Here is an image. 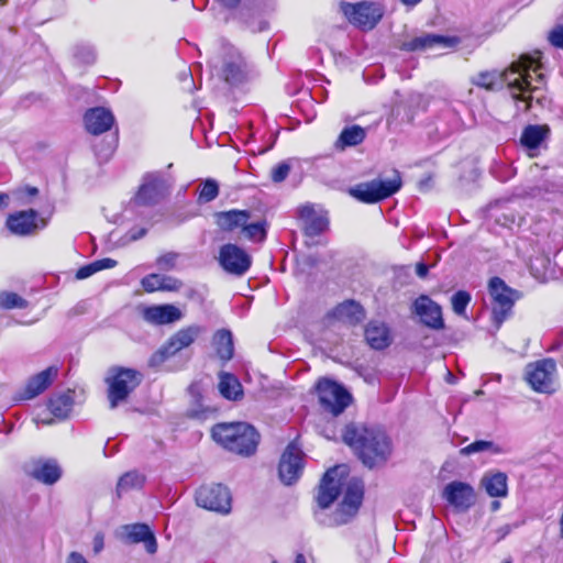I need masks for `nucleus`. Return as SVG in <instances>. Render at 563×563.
Listing matches in <instances>:
<instances>
[{
    "label": "nucleus",
    "mask_w": 563,
    "mask_h": 563,
    "mask_svg": "<svg viewBox=\"0 0 563 563\" xmlns=\"http://www.w3.org/2000/svg\"><path fill=\"white\" fill-rule=\"evenodd\" d=\"M9 195L4 192H0V209L9 206Z\"/></svg>",
    "instance_id": "55"
},
{
    "label": "nucleus",
    "mask_w": 563,
    "mask_h": 563,
    "mask_svg": "<svg viewBox=\"0 0 563 563\" xmlns=\"http://www.w3.org/2000/svg\"><path fill=\"white\" fill-rule=\"evenodd\" d=\"M272 563H277V562L273 561ZM294 563H307L305 555L302 553H298L295 558Z\"/></svg>",
    "instance_id": "59"
},
{
    "label": "nucleus",
    "mask_w": 563,
    "mask_h": 563,
    "mask_svg": "<svg viewBox=\"0 0 563 563\" xmlns=\"http://www.w3.org/2000/svg\"><path fill=\"white\" fill-rule=\"evenodd\" d=\"M219 76L231 87H238L251 80L253 67L240 49L224 45Z\"/></svg>",
    "instance_id": "5"
},
{
    "label": "nucleus",
    "mask_w": 563,
    "mask_h": 563,
    "mask_svg": "<svg viewBox=\"0 0 563 563\" xmlns=\"http://www.w3.org/2000/svg\"><path fill=\"white\" fill-rule=\"evenodd\" d=\"M500 508V503L498 500H494L490 504L492 511H497Z\"/></svg>",
    "instance_id": "61"
},
{
    "label": "nucleus",
    "mask_w": 563,
    "mask_h": 563,
    "mask_svg": "<svg viewBox=\"0 0 563 563\" xmlns=\"http://www.w3.org/2000/svg\"><path fill=\"white\" fill-rule=\"evenodd\" d=\"M503 563H512V561L510 559H508V560H505Z\"/></svg>",
    "instance_id": "64"
},
{
    "label": "nucleus",
    "mask_w": 563,
    "mask_h": 563,
    "mask_svg": "<svg viewBox=\"0 0 563 563\" xmlns=\"http://www.w3.org/2000/svg\"><path fill=\"white\" fill-rule=\"evenodd\" d=\"M217 260L224 272L238 277L245 275L252 265V256L234 243L220 246Z\"/></svg>",
    "instance_id": "11"
},
{
    "label": "nucleus",
    "mask_w": 563,
    "mask_h": 563,
    "mask_svg": "<svg viewBox=\"0 0 563 563\" xmlns=\"http://www.w3.org/2000/svg\"><path fill=\"white\" fill-rule=\"evenodd\" d=\"M125 541L129 543L143 542L146 551L154 554L157 551V541L150 527L145 523L126 525Z\"/></svg>",
    "instance_id": "26"
},
{
    "label": "nucleus",
    "mask_w": 563,
    "mask_h": 563,
    "mask_svg": "<svg viewBox=\"0 0 563 563\" xmlns=\"http://www.w3.org/2000/svg\"><path fill=\"white\" fill-rule=\"evenodd\" d=\"M365 339L371 347L384 350L390 344L389 329L380 322H369L365 329Z\"/></svg>",
    "instance_id": "31"
},
{
    "label": "nucleus",
    "mask_w": 563,
    "mask_h": 563,
    "mask_svg": "<svg viewBox=\"0 0 563 563\" xmlns=\"http://www.w3.org/2000/svg\"><path fill=\"white\" fill-rule=\"evenodd\" d=\"M143 374L133 368L112 367L106 378L108 384V400L114 409L125 401L131 393L142 383Z\"/></svg>",
    "instance_id": "4"
},
{
    "label": "nucleus",
    "mask_w": 563,
    "mask_h": 563,
    "mask_svg": "<svg viewBox=\"0 0 563 563\" xmlns=\"http://www.w3.org/2000/svg\"><path fill=\"white\" fill-rule=\"evenodd\" d=\"M298 218L307 236H318L328 230L329 219L327 213L322 210H317L312 205L300 207L298 209Z\"/></svg>",
    "instance_id": "18"
},
{
    "label": "nucleus",
    "mask_w": 563,
    "mask_h": 563,
    "mask_svg": "<svg viewBox=\"0 0 563 563\" xmlns=\"http://www.w3.org/2000/svg\"><path fill=\"white\" fill-rule=\"evenodd\" d=\"M402 186L401 175L394 169L391 177L383 179L376 178L371 181L361 183L350 189L351 196L365 203H375L384 200L397 191Z\"/></svg>",
    "instance_id": "6"
},
{
    "label": "nucleus",
    "mask_w": 563,
    "mask_h": 563,
    "mask_svg": "<svg viewBox=\"0 0 563 563\" xmlns=\"http://www.w3.org/2000/svg\"><path fill=\"white\" fill-rule=\"evenodd\" d=\"M66 563H88V561L80 553L71 552L68 555Z\"/></svg>",
    "instance_id": "53"
},
{
    "label": "nucleus",
    "mask_w": 563,
    "mask_h": 563,
    "mask_svg": "<svg viewBox=\"0 0 563 563\" xmlns=\"http://www.w3.org/2000/svg\"><path fill=\"white\" fill-rule=\"evenodd\" d=\"M563 256V247L561 250H559L558 252L554 253L553 255V260H554V264L560 266V258Z\"/></svg>",
    "instance_id": "58"
},
{
    "label": "nucleus",
    "mask_w": 563,
    "mask_h": 563,
    "mask_svg": "<svg viewBox=\"0 0 563 563\" xmlns=\"http://www.w3.org/2000/svg\"><path fill=\"white\" fill-rule=\"evenodd\" d=\"M556 364L552 358L529 363L525 368V379L537 393L551 395L556 391Z\"/></svg>",
    "instance_id": "9"
},
{
    "label": "nucleus",
    "mask_w": 563,
    "mask_h": 563,
    "mask_svg": "<svg viewBox=\"0 0 563 563\" xmlns=\"http://www.w3.org/2000/svg\"><path fill=\"white\" fill-rule=\"evenodd\" d=\"M549 41L554 47L563 48V25H559L551 31Z\"/></svg>",
    "instance_id": "49"
},
{
    "label": "nucleus",
    "mask_w": 563,
    "mask_h": 563,
    "mask_svg": "<svg viewBox=\"0 0 563 563\" xmlns=\"http://www.w3.org/2000/svg\"><path fill=\"white\" fill-rule=\"evenodd\" d=\"M93 265H96L97 271L100 272L102 269L112 268L117 265V261L112 258H101L93 261Z\"/></svg>",
    "instance_id": "52"
},
{
    "label": "nucleus",
    "mask_w": 563,
    "mask_h": 563,
    "mask_svg": "<svg viewBox=\"0 0 563 563\" xmlns=\"http://www.w3.org/2000/svg\"><path fill=\"white\" fill-rule=\"evenodd\" d=\"M402 4L409 7V8H413L416 7L418 3H420L422 0H399Z\"/></svg>",
    "instance_id": "57"
},
{
    "label": "nucleus",
    "mask_w": 563,
    "mask_h": 563,
    "mask_svg": "<svg viewBox=\"0 0 563 563\" xmlns=\"http://www.w3.org/2000/svg\"><path fill=\"white\" fill-rule=\"evenodd\" d=\"M342 437L368 468L383 466L391 455V440L378 426L350 423L345 427Z\"/></svg>",
    "instance_id": "2"
},
{
    "label": "nucleus",
    "mask_w": 563,
    "mask_h": 563,
    "mask_svg": "<svg viewBox=\"0 0 563 563\" xmlns=\"http://www.w3.org/2000/svg\"><path fill=\"white\" fill-rule=\"evenodd\" d=\"M481 486L489 497L503 498L508 495V477L504 472H487L481 479Z\"/></svg>",
    "instance_id": "28"
},
{
    "label": "nucleus",
    "mask_w": 563,
    "mask_h": 563,
    "mask_svg": "<svg viewBox=\"0 0 563 563\" xmlns=\"http://www.w3.org/2000/svg\"><path fill=\"white\" fill-rule=\"evenodd\" d=\"M103 547L102 538H96L95 540V551L98 552Z\"/></svg>",
    "instance_id": "60"
},
{
    "label": "nucleus",
    "mask_w": 563,
    "mask_h": 563,
    "mask_svg": "<svg viewBox=\"0 0 563 563\" xmlns=\"http://www.w3.org/2000/svg\"><path fill=\"white\" fill-rule=\"evenodd\" d=\"M169 185L158 173L147 174L141 185L134 200L140 206L157 203L167 194Z\"/></svg>",
    "instance_id": "14"
},
{
    "label": "nucleus",
    "mask_w": 563,
    "mask_h": 563,
    "mask_svg": "<svg viewBox=\"0 0 563 563\" xmlns=\"http://www.w3.org/2000/svg\"><path fill=\"white\" fill-rule=\"evenodd\" d=\"M488 292L492 298V318L496 329L510 314L519 292L510 288L500 277H493L488 283Z\"/></svg>",
    "instance_id": "7"
},
{
    "label": "nucleus",
    "mask_w": 563,
    "mask_h": 563,
    "mask_svg": "<svg viewBox=\"0 0 563 563\" xmlns=\"http://www.w3.org/2000/svg\"><path fill=\"white\" fill-rule=\"evenodd\" d=\"M364 496V484L361 479H351L345 488L343 500L335 511L334 522L346 523L358 510Z\"/></svg>",
    "instance_id": "13"
},
{
    "label": "nucleus",
    "mask_w": 563,
    "mask_h": 563,
    "mask_svg": "<svg viewBox=\"0 0 563 563\" xmlns=\"http://www.w3.org/2000/svg\"><path fill=\"white\" fill-rule=\"evenodd\" d=\"M141 285L146 292L177 291L181 287V282L173 276L153 273L143 277Z\"/></svg>",
    "instance_id": "27"
},
{
    "label": "nucleus",
    "mask_w": 563,
    "mask_h": 563,
    "mask_svg": "<svg viewBox=\"0 0 563 563\" xmlns=\"http://www.w3.org/2000/svg\"><path fill=\"white\" fill-rule=\"evenodd\" d=\"M213 345L217 355L222 361H230L234 354L233 336L227 329L218 330L213 335Z\"/></svg>",
    "instance_id": "34"
},
{
    "label": "nucleus",
    "mask_w": 563,
    "mask_h": 563,
    "mask_svg": "<svg viewBox=\"0 0 563 563\" xmlns=\"http://www.w3.org/2000/svg\"><path fill=\"white\" fill-rule=\"evenodd\" d=\"M211 434L225 450L244 456L254 454L260 442L258 432L245 422L218 423Z\"/></svg>",
    "instance_id": "3"
},
{
    "label": "nucleus",
    "mask_w": 563,
    "mask_h": 563,
    "mask_svg": "<svg viewBox=\"0 0 563 563\" xmlns=\"http://www.w3.org/2000/svg\"><path fill=\"white\" fill-rule=\"evenodd\" d=\"M471 301V295L465 290L456 291L451 299L452 309L457 316H465L466 307Z\"/></svg>",
    "instance_id": "44"
},
{
    "label": "nucleus",
    "mask_w": 563,
    "mask_h": 563,
    "mask_svg": "<svg viewBox=\"0 0 563 563\" xmlns=\"http://www.w3.org/2000/svg\"><path fill=\"white\" fill-rule=\"evenodd\" d=\"M442 497L451 506L461 511L470 509L476 500L473 486L460 481H453L446 484Z\"/></svg>",
    "instance_id": "17"
},
{
    "label": "nucleus",
    "mask_w": 563,
    "mask_h": 563,
    "mask_svg": "<svg viewBox=\"0 0 563 563\" xmlns=\"http://www.w3.org/2000/svg\"><path fill=\"white\" fill-rule=\"evenodd\" d=\"M483 451H492L493 453L498 454L501 452V449L499 446H497L492 441L477 440V441H474L473 443L462 448L461 454L471 455L473 453L483 452Z\"/></svg>",
    "instance_id": "41"
},
{
    "label": "nucleus",
    "mask_w": 563,
    "mask_h": 563,
    "mask_svg": "<svg viewBox=\"0 0 563 563\" xmlns=\"http://www.w3.org/2000/svg\"><path fill=\"white\" fill-rule=\"evenodd\" d=\"M143 319L151 324H168L181 318V311L173 305H156L145 307L142 311Z\"/></svg>",
    "instance_id": "25"
},
{
    "label": "nucleus",
    "mask_w": 563,
    "mask_h": 563,
    "mask_svg": "<svg viewBox=\"0 0 563 563\" xmlns=\"http://www.w3.org/2000/svg\"><path fill=\"white\" fill-rule=\"evenodd\" d=\"M86 130L93 135L109 131L114 124V115L103 107L88 109L84 115Z\"/></svg>",
    "instance_id": "24"
},
{
    "label": "nucleus",
    "mask_w": 563,
    "mask_h": 563,
    "mask_svg": "<svg viewBox=\"0 0 563 563\" xmlns=\"http://www.w3.org/2000/svg\"><path fill=\"white\" fill-rule=\"evenodd\" d=\"M413 312L419 316L421 322L428 328L441 330L444 328L441 306L429 296H419L412 305Z\"/></svg>",
    "instance_id": "19"
},
{
    "label": "nucleus",
    "mask_w": 563,
    "mask_h": 563,
    "mask_svg": "<svg viewBox=\"0 0 563 563\" xmlns=\"http://www.w3.org/2000/svg\"><path fill=\"white\" fill-rule=\"evenodd\" d=\"M5 225L11 233L25 236L45 228L46 221L38 218L36 210L29 209L9 214Z\"/></svg>",
    "instance_id": "15"
},
{
    "label": "nucleus",
    "mask_w": 563,
    "mask_h": 563,
    "mask_svg": "<svg viewBox=\"0 0 563 563\" xmlns=\"http://www.w3.org/2000/svg\"><path fill=\"white\" fill-rule=\"evenodd\" d=\"M73 405V397L68 394H62L49 399L48 408L56 418L64 419L71 411Z\"/></svg>",
    "instance_id": "37"
},
{
    "label": "nucleus",
    "mask_w": 563,
    "mask_h": 563,
    "mask_svg": "<svg viewBox=\"0 0 563 563\" xmlns=\"http://www.w3.org/2000/svg\"><path fill=\"white\" fill-rule=\"evenodd\" d=\"M31 475L35 479H37L44 484L52 485L59 479V477L62 475V471L56 462L45 461V462L38 463L31 472Z\"/></svg>",
    "instance_id": "35"
},
{
    "label": "nucleus",
    "mask_w": 563,
    "mask_h": 563,
    "mask_svg": "<svg viewBox=\"0 0 563 563\" xmlns=\"http://www.w3.org/2000/svg\"><path fill=\"white\" fill-rule=\"evenodd\" d=\"M290 169H291V166L288 162H286V161L280 162L279 164H277L276 166H274L272 168V172H271L272 180L274 183L284 181L287 178Z\"/></svg>",
    "instance_id": "46"
},
{
    "label": "nucleus",
    "mask_w": 563,
    "mask_h": 563,
    "mask_svg": "<svg viewBox=\"0 0 563 563\" xmlns=\"http://www.w3.org/2000/svg\"><path fill=\"white\" fill-rule=\"evenodd\" d=\"M366 137V130L360 125L346 126L340 133L335 143L336 147L345 148L361 144Z\"/></svg>",
    "instance_id": "36"
},
{
    "label": "nucleus",
    "mask_w": 563,
    "mask_h": 563,
    "mask_svg": "<svg viewBox=\"0 0 563 563\" xmlns=\"http://www.w3.org/2000/svg\"><path fill=\"white\" fill-rule=\"evenodd\" d=\"M213 217L214 223L222 232L242 233L243 227L251 220L252 213L249 210L231 209L216 212Z\"/></svg>",
    "instance_id": "22"
},
{
    "label": "nucleus",
    "mask_w": 563,
    "mask_h": 563,
    "mask_svg": "<svg viewBox=\"0 0 563 563\" xmlns=\"http://www.w3.org/2000/svg\"><path fill=\"white\" fill-rule=\"evenodd\" d=\"M220 3L227 8H235L241 0H219Z\"/></svg>",
    "instance_id": "56"
},
{
    "label": "nucleus",
    "mask_w": 563,
    "mask_h": 563,
    "mask_svg": "<svg viewBox=\"0 0 563 563\" xmlns=\"http://www.w3.org/2000/svg\"><path fill=\"white\" fill-rule=\"evenodd\" d=\"M76 57L84 64H92L96 59V54L90 46H80L76 49Z\"/></svg>",
    "instance_id": "48"
},
{
    "label": "nucleus",
    "mask_w": 563,
    "mask_h": 563,
    "mask_svg": "<svg viewBox=\"0 0 563 563\" xmlns=\"http://www.w3.org/2000/svg\"><path fill=\"white\" fill-rule=\"evenodd\" d=\"M242 234L252 242H263L267 236V222L265 220L251 222L243 227Z\"/></svg>",
    "instance_id": "39"
},
{
    "label": "nucleus",
    "mask_w": 563,
    "mask_h": 563,
    "mask_svg": "<svg viewBox=\"0 0 563 563\" xmlns=\"http://www.w3.org/2000/svg\"><path fill=\"white\" fill-rule=\"evenodd\" d=\"M37 194L38 189L32 186H26L12 192L13 197L22 203L31 202V198L35 197Z\"/></svg>",
    "instance_id": "47"
},
{
    "label": "nucleus",
    "mask_w": 563,
    "mask_h": 563,
    "mask_svg": "<svg viewBox=\"0 0 563 563\" xmlns=\"http://www.w3.org/2000/svg\"><path fill=\"white\" fill-rule=\"evenodd\" d=\"M219 391L229 400H238L243 396L242 385L239 379L230 373H220Z\"/></svg>",
    "instance_id": "33"
},
{
    "label": "nucleus",
    "mask_w": 563,
    "mask_h": 563,
    "mask_svg": "<svg viewBox=\"0 0 563 563\" xmlns=\"http://www.w3.org/2000/svg\"><path fill=\"white\" fill-rule=\"evenodd\" d=\"M302 460V451L294 443L288 444L278 466L279 477L284 484L291 485L300 477L303 468Z\"/></svg>",
    "instance_id": "16"
},
{
    "label": "nucleus",
    "mask_w": 563,
    "mask_h": 563,
    "mask_svg": "<svg viewBox=\"0 0 563 563\" xmlns=\"http://www.w3.org/2000/svg\"><path fill=\"white\" fill-rule=\"evenodd\" d=\"M550 133V129L548 125H528L523 129L520 142L522 146L534 150L538 148L541 143L547 139L548 134Z\"/></svg>",
    "instance_id": "32"
},
{
    "label": "nucleus",
    "mask_w": 563,
    "mask_h": 563,
    "mask_svg": "<svg viewBox=\"0 0 563 563\" xmlns=\"http://www.w3.org/2000/svg\"><path fill=\"white\" fill-rule=\"evenodd\" d=\"M540 68L537 59L528 54L521 55L503 71L485 70L472 78V84L486 90H495L505 84L518 112H528L533 99L539 101L540 87L532 84L531 71Z\"/></svg>",
    "instance_id": "1"
},
{
    "label": "nucleus",
    "mask_w": 563,
    "mask_h": 563,
    "mask_svg": "<svg viewBox=\"0 0 563 563\" xmlns=\"http://www.w3.org/2000/svg\"><path fill=\"white\" fill-rule=\"evenodd\" d=\"M0 307L3 309H24L27 307V301L12 291L0 292Z\"/></svg>",
    "instance_id": "42"
},
{
    "label": "nucleus",
    "mask_w": 563,
    "mask_h": 563,
    "mask_svg": "<svg viewBox=\"0 0 563 563\" xmlns=\"http://www.w3.org/2000/svg\"><path fill=\"white\" fill-rule=\"evenodd\" d=\"M197 505L220 514H229L231 510V494L221 484H210L199 487L196 492Z\"/></svg>",
    "instance_id": "12"
},
{
    "label": "nucleus",
    "mask_w": 563,
    "mask_h": 563,
    "mask_svg": "<svg viewBox=\"0 0 563 563\" xmlns=\"http://www.w3.org/2000/svg\"><path fill=\"white\" fill-rule=\"evenodd\" d=\"M98 271H97V267L96 265H93V262L92 263H89L85 266H81L77 272H76V278L77 279H86L90 276H92L93 274H96Z\"/></svg>",
    "instance_id": "51"
},
{
    "label": "nucleus",
    "mask_w": 563,
    "mask_h": 563,
    "mask_svg": "<svg viewBox=\"0 0 563 563\" xmlns=\"http://www.w3.org/2000/svg\"><path fill=\"white\" fill-rule=\"evenodd\" d=\"M57 374L58 368L55 366H49L38 374L32 376L27 380L24 389L18 395V399L30 400L37 397L52 385Z\"/></svg>",
    "instance_id": "23"
},
{
    "label": "nucleus",
    "mask_w": 563,
    "mask_h": 563,
    "mask_svg": "<svg viewBox=\"0 0 563 563\" xmlns=\"http://www.w3.org/2000/svg\"><path fill=\"white\" fill-rule=\"evenodd\" d=\"M330 316L341 322L356 324L363 321L365 318V311L358 302L354 300H346L338 305Z\"/></svg>",
    "instance_id": "30"
},
{
    "label": "nucleus",
    "mask_w": 563,
    "mask_h": 563,
    "mask_svg": "<svg viewBox=\"0 0 563 563\" xmlns=\"http://www.w3.org/2000/svg\"><path fill=\"white\" fill-rule=\"evenodd\" d=\"M429 266L424 263H418L416 267V273L419 277L424 278L428 275Z\"/></svg>",
    "instance_id": "54"
},
{
    "label": "nucleus",
    "mask_w": 563,
    "mask_h": 563,
    "mask_svg": "<svg viewBox=\"0 0 563 563\" xmlns=\"http://www.w3.org/2000/svg\"><path fill=\"white\" fill-rule=\"evenodd\" d=\"M201 332L202 328L199 325H189L187 328L180 329L169 338L167 343L161 347L157 354L159 355L161 360L170 357L177 352L192 344Z\"/></svg>",
    "instance_id": "21"
},
{
    "label": "nucleus",
    "mask_w": 563,
    "mask_h": 563,
    "mask_svg": "<svg viewBox=\"0 0 563 563\" xmlns=\"http://www.w3.org/2000/svg\"><path fill=\"white\" fill-rule=\"evenodd\" d=\"M341 10L353 25L363 31L373 30L385 13L384 4L374 1L341 2Z\"/></svg>",
    "instance_id": "8"
},
{
    "label": "nucleus",
    "mask_w": 563,
    "mask_h": 563,
    "mask_svg": "<svg viewBox=\"0 0 563 563\" xmlns=\"http://www.w3.org/2000/svg\"><path fill=\"white\" fill-rule=\"evenodd\" d=\"M219 195V185L213 179H207L199 191L198 200L201 203H207L214 200Z\"/></svg>",
    "instance_id": "43"
},
{
    "label": "nucleus",
    "mask_w": 563,
    "mask_h": 563,
    "mask_svg": "<svg viewBox=\"0 0 563 563\" xmlns=\"http://www.w3.org/2000/svg\"><path fill=\"white\" fill-rule=\"evenodd\" d=\"M519 525L518 523H514V525H510V523H506L499 528H497L494 533H495V542H499L501 541L503 539H505L514 529L518 528Z\"/></svg>",
    "instance_id": "50"
},
{
    "label": "nucleus",
    "mask_w": 563,
    "mask_h": 563,
    "mask_svg": "<svg viewBox=\"0 0 563 563\" xmlns=\"http://www.w3.org/2000/svg\"><path fill=\"white\" fill-rule=\"evenodd\" d=\"M338 470V467L328 470L320 482L316 500L321 509L329 508L341 494L343 482L339 477Z\"/></svg>",
    "instance_id": "20"
},
{
    "label": "nucleus",
    "mask_w": 563,
    "mask_h": 563,
    "mask_svg": "<svg viewBox=\"0 0 563 563\" xmlns=\"http://www.w3.org/2000/svg\"><path fill=\"white\" fill-rule=\"evenodd\" d=\"M144 482L145 477L141 473L136 471L126 472L119 478L117 485L118 497H121L124 493L131 489L141 488Z\"/></svg>",
    "instance_id": "38"
},
{
    "label": "nucleus",
    "mask_w": 563,
    "mask_h": 563,
    "mask_svg": "<svg viewBox=\"0 0 563 563\" xmlns=\"http://www.w3.org/2000/svg\"><path fill=\"white\" fill-rule=\"evenodd\" d=\"M178 257V253L167 252L156 258V266L161 271H172L176 267Z\"/></svg>",
    "instance_id": "45"
},
{
    "label": "nucleus",
    "mask_w": 563,
    "mask_h": 563,
    "mask_svg": "<svg viewBox=\"0 0 563 563\" xmlns=\"http://www.w3.org/2000/svg\"><path fill=\"white\" fill-rule=\"evenodd\" d=\"M188 394L191 398L192 408L190 410L191 416L195 418H205V413L209 411L202 405V389L198 383H192L188 387Z\"/></svg>",
    "instance_id": "40"
},
{
    "label": "nucleus",
    "mask_w": 563,
    "mask_h": 563,
    "mask_svg": "<svg viewBox=\"0 0 563 563\" xmlns=\"http://www.w3.org/2000/svg\"><path fill=\"white\" fill-rule=\"evenodd\" d=\"M317 391L322 409L333 416L342 413L352 399L343 386L327 378L318 382Z\"/></svg>",
    "instance_id": "10"
},
{
    "label": "nucleus",
    "mask_w": 563,
    "mask_h": 563,
    "mask_svg": "<svg viewBox=\"0 0 563 563\" xmlns=\"http://www.w3.org/2000/svg\"><path fill=\"white\" fill-rule=\"evenodd\" d=\"M454 40L443 35L437 34H423L421 36L413 37L412 40L404 43L406 51H426L437 46L450 47L453 46Z\"/></svg>",
    "instance_id": "29"
},
{
    "label": "nucleus",
    "mask_w": 563,
    "mask_h": 563,
    "mask_svg": "<svg viewBox=\"0 0 563 563\" xmlns=\"http://www.w3.org/2000/svg\"><path fill=\"white\" fill-rule=\"evenodd\" d=\"M534 80L537 84H542L544 81V76L542 74H538Z\"/></svg>",
    "instance_id": "63"
},
{
    "label": "nucleus",
    "mask_w": 563,
    "mask_h": 563,
    "mask_svg": "<svg viewBox=\"0 0 563 563\" xmlns=\"http://www.w3.org/2000/svg\"><path fill=\"white\" fill-rule=\"evenodd\" d=\"M145 233H146V230H145V229H141V230L137 232V234H133V235H132V239H133V240H137V239H140V238L144 236V235H145Z\"/></svg>",
    "instance_id": "62"
}]
</instances>
